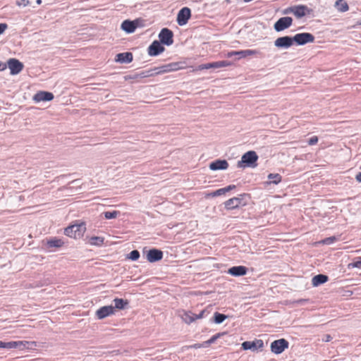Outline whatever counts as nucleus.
<instances>
[{
    "mask_svg": "<svg viewBox=\"0 0 361 361\" xmlns=\"http://www.w3.org/2000/svg\"><path fill=\"white\" fill-rule=\"evenodd\" d=\"M258 156L255 151H248L245 153L240 161L237 163L238 168L247 167H255L257 166V161Z\"/></svg>",
    "mask_w": 361,
    "mask_h": 361,
    "instance_id": "obj_1",
    "label": "nucleus"
},
{
    "mask_svg": "<svg viewBox=\"0 0 361 361\" xmlns=\"http://www.w3.org/2000/svg\"><path fill=\"white\" fill-rule=\"evenodd\" d=\"M33 346H36V343L35 341H18L4 342L0 341V348H18L20 350H23L25 348H32Z\"/></svg>",
    "mask_w": 361,
    "mask_h": 361,
    "instance_id": "obj_2",
    "label": "nucleus"
},
{
    "mask_svg": "<svg viewBox=\"0 0 361 361\" xmlns=\"http://www.w3.org/2000/svg\"><path fill=\"white\" fill-rule=\"evenodd\" d=\"M85 230V224H73L65 228L64 234L68 237L77 239L83 235Z\"/></svg>",
    "mask_w": 361,
    "mask_h": 361,
    "instance_id": "obj_3",
    "label": "nucleus"
},
{
    "mask_svg": "<svg viewBox=\"0 0 361 361\" xmlns=\"http://www.w3.org/2000/svg\"><path fill=\"white\" fill-rule=\"evenodd\" d=\"M288 346L289 343L286 339L280 338L271 342L270 349L273 353L279 355L282 353L286 349L288 348Z\"/></svg>",
    "mask_w": 361,
    "mask_h": 361,
    "instance_id": "obj_4",
    "label": "nucleus"
},
{
    "mask_svg": "<svg viewBox=\"0 0 361 361\" xmlns=\"http://www.w3.org/2000/svg\"><path fill=\"white\" fill-rule=\"evenodd\" d=\"M293 43L302 46L314 41V36L310 32L298 33L293 37Z\"/></svg>",
    "mask_w": 361,
    "mask_h": 361,
    "instance_id": "obj_5",
    "label": "nucleus"
},
{
    "mask_svg": "<svg viewBox=\"0 0 361 361\" xmlns=\"http://www.w3.org/2000/svg\"><path fill=\"white\" fill-rule=\"evenodd\" d=\"M159 39L162 44L170 46L173 43V32L169 28H163L159 34Z\"/></svg>",
    "mask_w": 361,
    "mask_h": 361,
    "instance_id": "obj_6",
    "label": "nucleus"
},
{
    "mask_svg": "<svg viewBox=\"0 0 361 361\" xmlns=\"http://www.w3.org/2000/svg\"><path fill=\"white\" fill-rule=\"evenodd\" d=\"M181 68V63L173 62L161 66L155 67L157 75L178 71Z\"/></svg>",
    "mask_w": 361,
    "mask_h": 361,
    "instance_id": "obj_7",
    "label": "nucleus"
},
{
    "mask_svg": "<svg viewBox=\"0 0 361 361\" xmlns=\"http://www.w3.org/2000/svg\"><path fill=\"white\" fill-rule=\"evenodd\" d=\"M245 194H243L240 195L239 197H235L226 200L224 202L225 208L228 210H231L237 209L241 205H245V203L243 202V197H245Z\"/></svg>",
    "mask_w": 361,
    "mask_h": 361,
    "instance_id": "obj_8",
    "label": "nucleus"
},
{
    "mask_svg": "<svg viewBox=\"0 0 361 361\" xmlns=\"http://www.w3.org/2000/svg\"><path fill=\"white\" fill-rule=\"evenodd\" d=\"M292 23V18L282 17L274 23V28L276 32H281L290 27Z\"/></svg>",
    "mask_w": 361,
    "mask_h": 361,
    "instance_id": "obj_9",
    "label": "nucleus"
},
{
    "mask_svg": "<svg viewBox=\"0 0 361 361\" xmlns=\"http://www.w3.org/2000/svg\"><path fill=\"white\" fill-rule=\"evenodd\" d=\"M264 347V342L261 339H255L252 341H245L242 343V348L245 350H251L257 351L262 350Z\"/></svg>",
    "mask_w": 361,
    "mask_h": 361,
    "instance_id": "obj_10",
    "label": "nucleus"
},
{
    "mask_svg": "<svg viewBox=\"0 0 361 361\" xmlns=\"http://www.w3.org/2000/svg\"><path fill=\"white\" fill-rule=\"evenodd\" d=\"M191 17V11L188 7L182 8L178 13L177 23L179 25H185Z\"/></svg>",
    "mask_w": 361,
    "mask_h": 361,
    "instance_id": "obj_11",
    "label": "nucleus"
},
{
    "mask_svg": "<svg viewBox=\"0 0 361 361\" xmlns=\"http://www.w3.org/2000/svg\"><path fill=\"white\" fill-rule=\"evenodd\" d=\"M164 47L159 41L154 40L148 47L147 52L150 56H157L164 52Z\"/></svg>",
    "mask_w": 361,
    "mask_h": 361,
    "instance_id": "obj_12",
    "label": "nucleus"
},
{
    "mask_svg": "<svg viewBox=\"0 0 361 361\" xmlns=\"http://www.w3.org/2000/svg\"><path fill=\"white\" fill-rule=\"evenodd\" d=\"M115 314V307H113V305H106L99 308L96 312L95 315L97 319H103L109 316L113 315Z\"/></svg>",
    "mask_w": 361,
    "mask_h": 361,
    "instance_id": "obj_13",
    "label": "nucleus"
},
{
    "mask_svg": "<svg viewBox=\"0 0 361 361\" xmlns=\"http://www.w3.org/2000/svg\"><path fill=\"white\" fill-rule=\"evenodd\" d=\"M140 22L141 20L140 19L134 20H125L121 24V29L127 33H133L140 26Z\"/></svg>",
    "mask_w": 361,
    "mask_h": 361,
    "instance_id": "obj_14",
    "label": "nucleus"
},
{
    "mask_svg": "<svg viewBox=\"0 0 361 361\" xmlns=\"http://www.w3.org/2000/svg\"><path fill=\"white\" fill-rule=\"evenodd\" d=\"M11 75H17L23 69V64L16 59H10L7 61Z\"/></svg>",
    "mask_w": 361,
    "mask_h": 361,
    "instance_id": "obj_15",
    "label": "nucleus"
},
{
    "mask_svg": "<svg viewBox=\"0 0 361 361\" xmlns=\"http://www.w3.org/2000/svg\"><path fill=\"white\" fill-rule=\"evenodd\" d=\"M293 44V37L284 36L277 38L274 41V45L278 48L288 49Z\"/></svg>",
    "mask_w": 361,
    "mask_h": 361,
    "instance_id": "obj_16",
    "label": "nucleus"
},
{
    "mask_svg": "<svg viewBox=\"0 0 361 361\" xmlns=\"http://www.w3.org/2000/svg\"><path fill=\"white\" fill-rule=\"evenodd\" d=\"M257 50L254 49H245V50H240V51H231L226 54V56L228 58H231L234 56H237L238 59H243L249 56L255 55L257 54Z\"/></svg>",
    "mask_w": 361,
    "mask_h": 361,
    "instance_id": "obj_17",
    "label": "nucleus"
},
{
    "mask_svg": "<svg viewBox=\"0 0 361 361\" xmlns=\"http://www.w3.org/2000/svg\"><path fill=\"white\" fill-rule=\"evenodd\" d=\"M163 252L157 248L150 249L147 253V259L152 263L160 261L163 258Z\"/></svg>",
    "mask_w": 361,
    "mask_h": 361,
    "instance_id": "obj_18",
    "label": "nucleus"
},
{
    "mask_svg": "<svg viewBox=\"0 0 361 361\" xmlns=\"http://www.w3.org/2000/svg\"><path fill=\"white\" fill-rule=\"evenodd\" d=\"M54 96L51 92L46 91H39L33 96V100L36 103L41 102H49L54 99Z\"/></svg>",
    "mask_w": 361,
    "mask_h": 361,
    "instance_id": "obj_19",
    "label": "nucleus"
},
{
    "mask_svg": "<svg viewBox=\"0 0 361 361\" xmlns=\"http://www.w3.org/2000/svg\"><path fill=\"white\" fill-rule=\"evenodd\" d=\"M294 15L297 18H301L312 13V10L305 5L293 6Z\"/></svg>",
    "mask_w": 361,
    "mask_h": 361,
    "instance_id": "obj_20",
    "label": "nucleus"
},
{
    "mask_svg": "<svg viewBox=\"0 0 361 361\" xmlns=\"http://www.w3.org/2000/svg\"><path fill=\"white\" fill-rule=\"evenodd\" d=\"M228 167V163L225 159H216L209 164L212 171L226 170Z\"/></svg>",
    "mask_w": 361,
    "mask_h": 361,
    "instance_id": "obj_21",
    "label": "nucleus"
},
{
    "mask_svg": "<svg viewBox=\"0 0 361 361\" xmlns=\"http://www.w3.org/2000/svg\"><path fill=\"white\" fill-rule=\"evenodd\" d=\"M247 268L244 266H234L228 269V273L233 276H242L247 274Z\"/></svg>",
    "mask_w": 361,
    "mask_h": 361,
    "instance_id": "obj_22",
    "label": "nucleus"
},
{
    "mask_svg": "<svg viewBox=\"0 0 361 361\" xmlns=\"http://www.w3.org/2000/svg\"><path fill=\"white\" fill-rule=\"evenodd\" d=\"M133 56L131 52H123L118 54L116 61L121 63H129L133 61Z\"/></svg>",
    "mask_w": 361,
    "mask_h": 361,
    "instance_id": "obj_23",
    "label": "nucleus"
},
{
    "mask_svg": "<svg viewBox=\"0 0 361 361\" xmlns=\"http://www.w3.org/2000/svg\"><path fill=\"white\" fill-rule=\"evenodd\" d=\"M234 188H235V185H229L225 188L218 189L211 193H209L207 195V197H217V196H221V195L226 194L227 192L231 191V190H233Z\"/></svg>",
    "mask_w": 361,
    "mask_h": 361,
    "instance_id": "obj_24",
    "label": "nucleus"
},
{
    "mask_svg": "<svg viewBox=\"0 0 361 361\" xmlns=\"http://www.w3.org/2000/svg\"><path fill=\"white\" fill-rule=\"evenodd\" d=\"M269 180L264 182L265 185L271 184L277 185L282 180V176L279 173H269L267 176Z\"/></svg>",
    "mask_w": 361,
    "mask_h": 361,
    "instance_id": "obj_25",
    "label": "nucleus"
},
{
    "mask_svg": "<svg viewBox=\"0 0 361 361\" xmlns=\"http://www.w3.org/2000/svg\"><path fill=\"white\" fill-rule=\"evenodd\" d=\"M329 280V277L324 274H317L314 276L312 279V286L316 287L319 286Z\"/></svg>",
    "mask_w": 361,
    "mask_h": 361,
    "instance_id": "obj_26",
    "label": "nucleus"
},
{
    "mask_svg": "<svg viewBox=\"0 0 361 361\" xmlns=\"http://www.w3.org/2000/svg\"><path fill=\"white\" fill-rule=\"evenodd\" d=\"M64 244V242L59 238H53L51 239H49L47 241V248H59L63 246Z\"/></svg>",
    "mask_w": 361,
    "mask_h": 361,
    "instance_id": "obj_27",
    "label": "nucleus"
},
{
    "mask_svg": "<svg viewBox=\"0 0 361 361\" xmlns=\"http://www.w3.org/2000/svg\"><path fill=\"white\" fill-rule=\"evenodd\" d=\"M113 302H114V306H113V307H115V310L116 309L124 310L128 305V301L122 298H116L113 300Z\"/></svg>",
    "mask_w": 361,
    "mask_h": 361,
    "instance_id": "obj_28",
    "label": "nucleus"
},
{
    "mask_svg": "<svg viewBox=\"0 0 361 361\" xmlns=\"http://www.w3.org/2000/svg\"><path fill=\"white\" fill-rule=\"evenodd\" d=\"M182 319L186 323V324H191L192 322H193L194 321H195V313L189 311V312H185L183 316H182Z\"/></svg>",
    "mask_w": 361,
    "mask_h": 361,
    "instance_id": "obj_29",
    "label": "nucleus"
},
{
    "mask_svg": "<svg viewBox=\"0 0 361 361\" xmlns=\"http://www.w3.org/2000/svg\"><path fill=\"white\" fill-rule=\"evenodd\" d=\"M336 6L341 12H345L349 9L348 4L344 0H337L336 1Z\"/></svg>",
    "mask_w": 361,
    "mask_h": 361,
    "instance_id": "obj_30",
    "label": "nucleus"
},
{
    "mask_svg": "<svg viewBox=\"0 0 361 361\" xmlns=\"http://www.w3.org/2000/svg\"><path fill=\"white\" fill-rule=\"evenodd\" d=\"M104 238L100 236H93L90 239V243L92 245L102 246L104 244Z\"/></svg>",
    "mask_w": 361,
    "mask_h": 361,
    "instance_id": "obj_31",
    "label": "nucleus"
},
{
    "mask_svg": "<svg viewBox=\"0 0 361 361\" xmlns=\"http://www.w3.org/2000/svg\"><path fill=\"white\" fill-rule=\"evenodd\" d=\"M106 219H116L119 214L120 212L114 210V211H107L104 212L102 214Z\"/></svg>",
    "mask_w": 361,
    "mask_h": 361,
    "instance_id": "obj_32",
    "label": "nucleus"
},
{
    "mask_svg": "<svg viewBox=\"0 0 361 361\" xmlns=\"http://www.w3.org/2000/svg\"><path fill=\"white\" fill-rule=\"evenodd\" d=\"M231 65L228 61H219L213 62V67L215 69L227 67Z\"/></svg>",
    "mask_w": 361,
    "mask_h": 361,
    "instance_id": "obj_33",
    "label": "nucleus"
},
{
    "mask_svg": "<svg viewBox=\"0 0 361 361\" xmlns=\"http://www.w3.org/2000/svg\"><path fill=\"white\" fill-rule=\"evenodd\" d=\"M226 318L227 316L224 314L217 312L214 314V322L216 324H221Z\"/></svg>",
    "mask_w": 361,
    "mask_h": 361,
    "instance_id": "obj_34",
    "label": "nucleus"
},
{
    "mask_svg": "<svg viewBox=\"0 0 361 361\" xmlns=\"http://www.w3.org/2000/svg\"><path fill=\"white\" fill-rule=\"evenodd\" d=\"M140 256V252L137 250H133L128 254V258L132 261H136L139 259Z\"/></svg>",
    "mask_w": 361,
    "mask_h": 361,
    "instance_id": "obj_35",
    "label": "nucleus"
},
{
    "mask_svg": "<svg viewBox=\"0 0 361 361\" xmlns=\"http://www.w3.org/2000/svg\"><path fill=\"white\" fill-rule=\"evenodd\" d=\"M221 334H216L212 336L209 340L204 341L206 348L209 347L211 344L214 343L219 338H220Z\"/></svg>",
    "mask_w": 361,
    "mask_h": 361,
    "instance_id": "obj_36",
    "label": "nucleus"
},
{
    "mask_svg": "<svg viewBox=\"0 0 361 361\" xmlns=\"http://www.w3.org/2000/svg\"><path fill=\"white\" fill-rule=\"evenodd\" d=\"M348 267L361 269V257L358 258V260L350 263Z\"/></svg>",
    "mask_w": 361,
    "mask_h": 361,
    "instance_id": "obj_37",
    "label": "nucleus"
},
{
    "mask_svg": "<svg viewBox=\"0 0 361 361\" xmlns=\"http://www.w3.org/2000/svg\"><path fill=\"white\" fill-rule=\"evenodd\" d=\"M148 76L147 75V73H146V71H141L138 73H136L135 74L132 78L133 79H137V78H147Z\"/></svg>",
    "mask_w": 361,
    "mask_h": 361,
    "instance_id": "obj_38",
    "label": "nucleus"
},
{
    "mask_svg": "<svg viewBox=\"0 0 361 361\" xmlns=\"http://www.w3.org/2000/svg\"><path fill=\"white\" fill-rule=\"evenodd\" d=\"M209 68H214L213 62L202 64L199 66L200 70H204V69H209Z\"/></svg>",
    "mask_w": 361,
    "mask_h": 361,
    "instance_id": "obj_39",
    "label": "nucleus"
},
{
    "mask_svg": "<svg viewBox=\"0 0 361 361\" xmlns=\"http://www.w3.org/2000/svg\"><path fill=\"white\" fill-rule=\"evenodd\" d=\"M145 71H146L147 75L148 77H152V76L157 75V71H155V67L153 68H150L149 70H146Z\"/></svg>",
    "mask_w": 361,
    "mask_h": 361,
    "instance_id": "obj_40",
    "label": "nucleus"
},
{
    "mask_svg": "<svg viewBox=\"0 0 361 361\" xmlns=\"http://www.w3.org/2000/svg\"><path fill=\"white\" fill-rule=\"evenodd\" d=\"M317 142H318V137H317V136H312V137H311L309 139V140H308V142H308V144H309L310 145H316V144L317 143Z\"/></svg>",
    "mask_w": 361,
    "mask_h": 361,
    "instance_id": "obj_41",
    "label": "nucleus"
},
{
    "mask_svg": "<svg viewBox=\"0 0 361 361\" xmlns=\"http://www.w3.org/2000/svg\"><path fill=\"white\" fill-rule=\"evenodd\" d=\"M30 4L29 0H19L16 2V5L18 6H27Z\"/></svg>",
    "mask_w": 361,
    "mask_h": 361,
    "instance_id": "obj_42",
    "label": "nucleus"
},
{
    "mask_svg": "<svg viewBox=\"0 0 361 361\" xmlns=\"http://www.w3.org/2000/svg\"><path fill=\"white\" fill-rule=\"evenodd\" d=\"M335 240H336V238L335 237H331V238H327L323 240L322 243L324 244L329 245V244L334 243Z\"/></svg>",
    "mask_w": 361,
    "mask_h": 361,
    "instance_id": "obj_43",
    "label": "nucleus"
},
{
    "mask_svg": "<svg viewBox=\"0 0 361 361\" xmlns=\"http://www.w3.org/2000/svg\"><path fill=\"white\" fill-rule=\"evenodd\" d=\"M190 348L197 349V348H206V345H204V342H203L202 343H195L193 345H191L190 346Z\"/></svg>",
    "mask_w": 361,
    "mask_h": 361,
    "instance_id": "obj_44",
    "label": "nucleus"
},
{
    "mask_svg": "<svg viewBox=\"0 0 361 361\" xmlns=\"http://www.w3.org/2000/svg\"><path fill=\"white\" fill-rule=\"evenodd\" d=\"M283 14H288V13H293L294 14L293 6H290V7H288V8H286L283 11Z\"/></svg>",
    "mask_w": 361,
    "mask_h": 361,
    "instance_id": "obj_45",
    "label": "nucleus"
},
{
    "mask_svg": "<svg viewBox=\"0 0 361 361\" xmlns=\"http://www.w3.org/2000/svg\"><path fill=\"white\" fill-rule=\"evenodd\" d=\"M8 27L7 24L0 23V35L2 34Z\"/></svg>",
    "mask_w": 361,
    "mask_h": 361,
    "instance_id": "obj_46",
    "label": "nucleus"
},
{
    "mask_svg": "<svg viewBox=\"0 0 361 361\" xmlns=\"http://www.w3.org/2000/svg\"><path fill=\"white\" fill-rule=\"evenodd\" d=\"M205 312V310H202L199 314H195V319H201L203 317V315Z\"/></svg>",
    "mask_w": 361,
    "mask_h": 361,
    "instance_id": "obj_47",
    "label": "nucleus"
},
{
    "mask_svg": "<svg viewBox=\"0 0 361 361\" xmlns=\"http://www.w3.org/2000/svg\"><path fill=\"white\" fill-rule=\"evenodd\" d=\"M332 339V337L329 334H325L322 338L324 342H329Z\"/></svg>",
    "mask_w": 361,
    "mask_h": 361,
    "instance_id": "obj_48",
    "label": "nucleus"
},
{
    "mask_svg": "<svg viewBox=\"0 0 361 361\" xmlns=\"http://www.w3.org/2000/svg\"><path fill=\"white\" fill-rule=\"evenodd\" d=\"M355 179L357 182L359 183H361V172H359L356 176H355Z\"/></svg>",
    "mask_w": 361,
    "mask_h": 361,
    "instance_id": "obj_49",
    "label": "nucleus"
},
{
    "mask_svg": "<svg viewBox=\"0 0 361 361\" xmlns=\"http://www.w3.org/2000/svg\"><path fill=\"white\" fill-rule=\"evenodd\" d=\"M6 68V64L5 63H0V71H4Z\"/></svg>",
    "mask_w": 361,
    "mask_h": 361,
    "instance_id": "obj_50",
    "label": "nucleus"
},
{
    "mask_svg": "<svg viewBox=\"0 0 361 361\" xmlns=\"http://www.w3.org/2000/svg\"><path fill=\"white\" fill-rule=\"evenodd\" d=\"M36 3H37L38 5H39V4H42V0H37V1H36Z\"/></svg>",
    "mask_w": 361,
    "mask_h": 361,
    "instance_id": "obj_51",
    "label": "nucleus"
},
{
    "mask_svg": "<svg viewBox=\"0 0 361 361\" xmlns=\"http://www.w3.org/2000/svg\"><path fill=\"white\" fill-rule=\"evenodd\" d=\"M358 252H361V249Z\"/></svg>",
    "mask_w": 361,
    "mask_h": 361,
    "instance_id": "obj_52",
    "label": "nucleus"
}]
</instances>
